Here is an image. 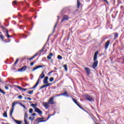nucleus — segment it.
<instances>
[{"instance_id":"423d86ee","label":"nucleus","mask_w":124,"mask_h":124,"mask_svg":"<svg viewBox=\"0 0 124 124\" xmlns=\"http://www.w3.org/2000/svg\"><path fill=\"white\" fill-rule=\"evenodd\" d=\"M27 66H24L22 67H21L20 69H18L17 71L18 72H24V71H26L27 69Z\"/></svg>"},{"instance_id":"c756f323","label":"nucleus","mask_w":124,"mask_h":124,"mask_svg":"<svg viewBox=\"0 0 124 124\" xmlns=\"http://www.w3.org/2000/svg\"><path fill=\"white\" fill-rule=\"evenodd\" d=\"M3 117H4L5 118H7V113L6 112H4Z\"/></svg>"},{"instance_id":"6ab92c4d","label":"nucleus","mask_w":124,"mask_h":124,"mask_svg":"<svg viewBox=\"0 0 124 124\" xmlns=\"http://www.w3.org/2000/svg\"><path fill=\"white\" fill-rule=\"evenodd\" d=\"M119 37V33H114V39H117Z\"/></svg>"},{"instance_id":"f257e3e1","label":"nucleus","mask_w":124,"mask_h":124,"mask_svg":"<svg viewBox=\"0 0 124 124\" xmlns=\"http://www.w3.org/2000/svg\"><path fill=\"white\" fill-rule=\"evenodd\" d=\"M98 55V51H96L94 53L93 61L94 62L93 63V68H95L97 67L98 64V61H97V55Z\"/></svg>"},{"instance_id":"69168bd1","label":"nucleus","mask_w":124,"mask_h":124,"mask_svg":"<svg viewBox=\"0 0 124 124\" xmlns=\"http://www.w3.org/2000/svg\"><path fill=\"white\" fill-rule=\"evenodd\" d=\"M79 108H80V109H83V108L81 106Z\"/></svg>"},{"instance_id":"4be33fe9","label":"nucleus","mask_w":124,"mask_h":124,"mask_svg":"<svg viewBox=\"0 0 124 124\" xmlns=\"http://www.w3.org/2000/svg\"><path fill=\"white\" fill-rule=\"evenodd\" d=\"M78 1V8H79L80 7V6L81 5V3L79 1V0H77Z\"/></svg>"},{"instance_id":"09e8293b","label":"nucleus","mask_w":124,"mask_h":124,"mask_svg":"<svg viewBox=\"0 0 124 124\" xmlns=\"http://www.w3.org/2000/svg\"><path fill=\"white\" fill-rule=\"evenodd\" d=\"M24 123H25V124H29V123H28V121H27V120H25L24 121Z\"/></svg>"},{"instance_id":"bf43d9fd","label":"nucleus","mask_w":124,"mask_h":124,"mask_svg":"<svg viewBox=\"0 0 124 124\" xmlns=\"http://www.w3.org/2000/svg\"><path fill=\"white\" fill-rule=\"evenodd\" d=\"M12 120H13V121H15H15H16V120H15V119H14V118H13V117H12Z\"/></svg>"},{"instance_id":"8fccbe9b","label":"nucleus","mask_w":124,"mask_h":124,"mask_svg":"<svg viewBox=\"0 0 124 124\" xmlns=\"http://www.w3.org/2000/svg\"><path fill=\"white\" fill-rule=\"evenodd\" d=\"M31 116H36V113H32V114H31Z\"/></svg>"},{"instance_id":"a19ab883","label":"nucleus","mask_w":124,"mask_h":124,"mask_svg":"<svg viewBox=\"0 0 124 124\" xmlns=\"http://www.w3.org/2000/svg\"><path fill=\"white\" fill-rule=\"evenodd\" d=\"M18 98H19V99H22V98H23V96L21 95H19L18 96Z\"/></svg>"},{"instance_id":"3c124183","label":"nucleus","mask_w":124,"mask_h":124,"mask_svg":"<svg viewBox=\"0 0 124 124\" xmlns=\"http://www.w3.org/2000/svg\"><path fill=\"white\" fill-rule=\"evenodd\" d=\"M120 8H121V10H124V6H121Z\"/></svg>"},{"instance_id":"412c9836","label":"nucleus","mask_w":124,"mask_h":124,"mask_svg":"<svg viewBox=\"0 0 124 124\" xmlns=\"http://www.w3.org/2000/svg\"><path fill=\"white\" fill-rule=\"evenodd\" d=\"M20 36H21V37H22L23 38H27V37H28V36H27L24 34H20Z\"/></svg>"},{"instance_id":"4d7b16f0","label":"nucleus","mask_w":124,"mask_h":124,"mask_svg":"<svg viewBox=\"0 0 124 124\" xmlns=\"http://www.w3.org/2000/svg\"><path fill=\"white\" fill-rule=\"evenodd\" d=\"M13 3H14V4H16L17 2H16V1H14L13 2Z\"/></svg>"},{"instance_id":"f704fd0d","label":"nucleus","mask_w":124,"mask_h":124,"mask_svg":"<svg viewBox=\"0 0 124 124\" xmlns=\"http://www.w3.org/2000/svg\"><path fill=\"white\" fill-rule=\"evenodd\" d=\"M45 66V65H39L38 66V68H42V67H44Z\"/></svg>"},{"instance_id":"603ef678","label":"nucleus","mask_w":124,"mask_h":124,"mask_svg":"<svg viewBox=\"0 0 124 124\" xmlns=\"http://www.w3.org/2000/svg\"><path fill=\"white\" fill-rule=\"evenodd\" d=\"M33 64H34V62H32L31 63V65L32 66V65H33Z\"/></svg>"},{"instance_id":"dca6fc26","label":"nucleus","mask_w":124,"mask_h":124,"mask_svg":"<svg viewBox=\"0 0 124 124\" xmlns=\"http://www.w3.org/2000/svg\"><path fill=\"white\" fill-rule=\"evenodd\" d=\"M39 84V79H38L37 82L36 83L35 85L33 87L32 89H34V88H36V87H37V86H38Z\"/></svg>"},{"instance_id":"864d4df0","label":"nucleus","mask_w":124,"mask_h":124,"mask_svg":"<svg viewBox=\"0 0 124 124\" xmlns=\"http://www.w3.org/2000/svg\"><path fill=\"white\" fill-rule=\"evenodd\" d=\"M6 33L7 34H7H9L8 33V30H6Z\"/></svg>"},{"instance_id":"de8ad7c7","label":"nucleus","mask_w":124,"mask_h":124,"mask_svg":"<svg viewBox=\"0 0 124 124\" xmlns=\"http://www.w3.org/2000/svg\"><path fill=\"white\" fill-rule=\"evenodd\" d=\"M5 89L7 90L9 89V88H8L7 86H5Z\"/></svg>"},{"instance_id":"39448f33","label":"nucleus","mask_w":124,"mask_h":124,"mask_svg":"<svg viewBox=\"0 0 124 124\" xmlns=\"http://www.w3.org/2000/svg\"><path fill=\"white\" fill-rule=\"evenodd\" d=\"M34 109H35V112H36V113H38L39 115H42V111L38 108L34 107Z\"/></svg>"},{"instance_id":"13d9d810","label":"nucleus","mask_w":124,"mask_h":124,"mask_svg":"<svg viewBox=\"0 0 124 124\" xmlns=\"http://www.w3.org/2000/svg\"><path fill=\"white\" fill-rule=\"evenodd\" d=\"M28 99L29 100H31V97H28Z\"/></svg>"},{"instance_id":"37998d69","label":"nucleus","mask_w":124,"mask_h":124,"mask_svg":"<svg viewBox=\"0 0 124 124\" xmlns=\"http://www.w3.org/2000/svg\"><path fill=\"white\" fill-rule=\"evenodd\" d=\"M29 119L31 122H32V121H33V119H32V118H31V116L29 117Z\"/></svg>"},{"instance_id":"ea45409f","label":"nucleus","mask_w":124,"mask_h":124,"mask_svg":"<svg viewBox=\"0 0 124 124\" xmlns=\"http://www.w3.org/2000/svg\"><path fill=\"white\" fill-rule=\"evenodd\" d=\"M0 38H1V39H2V40L4 39V37H3V36H2V35H0Z\"/></svg>"},{"instance_id":"6e6552de","label":"nucleus","mask_w":124,"mask_h":124,"mask_svg":"<svg viewBox=\"0 0 124 124\" xmlns=\"http://www.w3.org/2000/svg\"><path fill=\"white\" fill-rule=\"evenodd\" d=\"M68 19H69V17H68V16H66V15H64L63 16V18H62V20H61V22H62H62H63L64 21L68 20Z\"/></svg>"},{"instance_id":"ddd939ff","label":"nucleus","mask_w":124,"mask_h":124,"mask_svg":"<svg viewBox=\"0 0 124 124\" xmlns=\"http://www.w3.org/2000/svg\"><path fill=\"white\" fill-rule=\"evenodd\" d=\"M48 79L49 78L48 77H46L44 79V84H48Z\"/></svg>"},{"instance_id":"4c0bfd02","label":"nucleus","mask_w":124,"mask_h":124,"mask_svg":"<svg viewBox=\"0 0 124 124\" xmlns=\"http://www.w3.org/2000/svg\"><path fill=\"white\" fill-rule=\"evenodd\" d=\"M54 81V78H50L49 79V82H53Z\"/></svg>"},{"instance_id":"2eb2a0df","label":"nucleus","mask_w":124,"mask_h":124,"mask_svg":"<svg viewBox=\"0 0 124 124\" xmlns=\"http://www.w3.org/2000/svg\"><path fill=\"white\" fill-rule=\"evenodd\" d=\"M53 54L52 53H50L47 57V60H51L52 59V57H53Z\"/></svg>"},{"instance_id":"7c9ffc66","label":"nucleus","mask_w":124,"mask_h":124,"mask_svg":"<svg viewBox=\"0 0 124 124\" xmlns=\"http://www.w3.org/2000/svg\"><path fill=\"white\" fill-rule=\"evenodd\" d=\"M73 101L76 104H77L78 102H77V100L73 98H72Z\"/></svg>"},{"instance_id":"774afa93","label":"nucleus","mask_w":124,"mask_h":124,"mask_svg":"<svg viewBox=\"0 0 124 124\" xmlns=\"http://www.w3.org/2000/svg\"><path fill=\"white\" fill-rule=\"evenodd\" d=\"M18 59H17L16 60V62H18Z\"/></svg>"},{"instance_id":"a18cd8bd","label":"nucleus","mask_w":124,"mask_h":124,"mask_svg":"<svg viewBox=\"0 0 124 124\" xmlns=\"http://www.w3.org/2000/svg\"><path fill=\"white\" fill-rule=\"evenodd\" d=\"M104 1H105V2H106L107 3V4H109V2L107 0H102Z\"/></svg>"},{"instance_id":"473e14b6","label":"nucleus","mask_w":124,"mask_h":124,"mask_svg":"<svg viewBox=\"0 0 124 124\" xmlns=\"http://www.w3.org/2000/svg\"><path fill=\"white\" fill-rule=\"evenodd\" d=\"M57 58L58 60H62V57L61 55H58Z\"/></svg>"},{"instance_id":"bb28decb","label":"nucleus","mask_w":124,"mask_h":124,"mask_svg":"<svg viewBox=\"0 0 124 124\" xmlns=\"http://www.w3.org/2000/svg\"><path fill=\"white\" fill-rule=\"evenodd\" d=\"M31 106L34 108V107H36V106H37V104H31Z\"/></svg>"},{"instance_id":"9d476101","label":"nucleus","mask_w":124,"mask_h":124,"mask_svg":"<svg viewBox=\"0 0 124 124\" xmlns=\"http://www.w3.org/2000/svg\"><path fill=\"white\" fill-rule=\"evenodd\" d=\"M53 100H54V97H50L48 101V103H49V104H55V102Z\"/></svg>"},{"instance_id":"a878e982","label":"nucleus","mask_w":124,"mask_h":124,"mask_svg":"<svg viewBox=\"0 0 124 124\" xmlns=\"http://www.w3.org/2000/svg\"><path fill=\"white\" fill-rule=\"evenodd\" d=\"M28 93H29V94H32V93H33V90L28 91Z\"/></svg>"},{"instance_id":"49530a36","label":"nucleus","mask_w":124,"mask_h":124,"mask_svg":"<svg viewBox=\"0 0 124 124\" xmlns=\"http://www.w3.org/2000/svg\"><path fill=\"white\" fill-rule=\"evenodd\" d=\"M11 40L10 39H9V41H4V42H5L6 43H8L9 42H10Z\"/></svg>"},{"instance_id":"680f3d73","label":"nucleus","mask_w":124,"mask_h":124,"mask_svg":"<svg viewBox=\"0 0 124 124\" xmlns=\"http://www.w3.org/2000/svg\"><path fill=\"white\" fill-rule=\"evenodd\" d=\"M77 105L78 107H79L80 106V105H79V104H78V103L77 104Z\"/></svg>"},{"instance_id":"58836bf2","label":"nucleus","mask_w":124,"mask_h":124,"mask_svg":"<svg viewBox=\"0 0 124 124\" xmlns=\"http://www.w3.org/2000/svg\"><path fill=\"white\" fill-rule=\"evenodd\" d=\"M36 69H38V66H37L36 67L33 68V71H34V70H36Z\"/></svg>"},{"instance_id":"f3484780","label":"nucleus","mask_w":124,"mask_h":124,"mask_svg":"<svg viewBox=\"0 0 124 124\" xmlns=\"http://www.w3.org/2000/svg\"><path fill=\"white\" fill-rule=\"evenodd\" d=\"M19 105L21 106V107H23L24 109V110H27V107L24 105V104H22L21 103H19Z\"/></svg>"},{"instance_id":"052dcab7","label":"nucleus","mask_w":124,"mask_h":124,"mask_svg":"<svg viewBox=\"0 0 124 124\" xmlns=\"http://www.w3.org/2000/svg\"><path fill=\"white\" fill-rule=\"evenodd\" d=\"M59 95L60 96H61V95H63V93L60 94Z\"/></svg>"},{"instance_id":"393cba45","label":"nucleus","mask_w":124,"mask_h":124,"mask_svg":"<svg viewBox=\"0 0 124 124\" xmlns=\"http://www.w3.org/2000/svg\"><path fill=\"white\" fill-rule=\"evenodd\" d=\"M15 123H16V124H22V122H21L20 121H18V120H15Z\"/></svg>"},{"instance_id":"1a4fd4ad","label":"nucleus","mask_w":124,"mask_h":124,"mask_svg":"<svg viewBox=\"0 0 124 124\" xmlns=\"http://www.w3.org/2000/svg\"><path fill=\"white\" fill-rule=\"evenodd\" d=\"M44 77H45V74H44V71H43L42 72L41 74L40 75L38 80H39V81H40V79H43V78H44Z\"/></svg>"},{"instance_id":"5fc2aeb1","label":"nucleus","mask_w":124,"mask_h":124,"mask_svg":"<svg viewBox=\"0 0 124 124\" xmlns=\"http://www.w3.org/2000/svg\"><path fill=\"white\" fill-rule=\"evenodd\" d=\"M29 61H31V60H33V58L32 57L29 59Z\"/></svg>"},{"instance_id":"4468645a","label":"nucleus","mask_w":124,"mask_h":124,"mask_svg":"<svg viewBox=\"0 0 124 124\" xmlns=\"http://www.w3.org/2000/svg\"><path fill=\"white\" fill-rule=\"evenodd\" d=\"M109 44H110V41H108L105 44V49H108Z\"/></svg>"},{"instance_id":"c9c22d12","label":"nucleus","mask_w":124,"mask_h":124,"mask_svg":"<svg viewBox=\"0 0 124 124\" xmlns=\"http://www.w3.org/2000/svg\"><path fill=\"white\" fill-rule=\"evenodd\" d=\"M33 111V109L32 108H30L29 109V113L30 114H31V113H32Z\"/></svg>"},{"instance_id":"e433bc0d","label":"nucleus","mask_w":124,"mask_h":124,"mask_svg":"<svg viewBox=\"0 0 124 124\" xmlns=\"http://www.w3.org/2000/svg\"><path fill=\"white\" fill-rule=\"evenodd\" d=\"M15 104H16V103H15V102H14L13 103V104H12V109H14V107L15 106Z\"/></svg>"},{"instance_id":"c85d7f7f","label":"nucleus","mask_w":124,"mask_h":124,"mask_svg":"<svg viewBox=\"0 0 124 124\" xmlns=\"http://www.w3.org/2000/svg\"><path fill=\"white\" fill-rule=\"evenodd\" d=\"M53 72H57V71H51L50 72H49L48 73L47 75H48V76H49L50 75L51 73H53Z\"/></svg>"},{"instance_id":"7ed1b4c3","label":"nucleus","mask_w":124,"mask_h":124,"mask_svg":"<svg viewBox=\"0 0 124 124\" xmlns=\"http://www.w3.org/2000/svg\"><path fill=\"white\" fill-rule=\"evenodd\" d=\"M45 50V46H44L43 47L42 49L41 50H40L39 52H37L36 54H35L33 57H32V58H33V59H34L35 57H36L39 54L40 55V54H41L42 52H43Z\"/></svg>"},{"instance_id":"0e129e2a","label":"nucleus","mask_w":124,"mask_h":124,"mask_svg":"<svg viewBox=\"0 0 124 124\" xmlns=\"http://www.w3.org/2000/svg\"><path fill=\"white\" fill-rule=\"evenodd\" d=\"M112 17L113 19H115V18H116V16H113V15L112 16Z\"/></svg>"},{"instance_id":"a211bd4d","label":"nucleus","mask_w":124,"mask_h":124,"mask_svg":"<svg viewBox=\"0 0 124 124\" xmlns=\"http://www.w3.org/2000/svg\"><path fill=\"white\" fill-rule=\"evenodd\" d=\"M63 95H64L66 97H69V95L67 94V92H65L64 93H63Z\"/></svg>"},{"instance_id":"0eeeda50","label":"nucleus","mask_w":124,"mask_h":124,"mask_svg":"<svg viewBox=\"0 0 124 124\" xmlns=\"http://www.w3.org/2000/svg\"><path fill=\"white\" fill-rule=\"evenodd\" d=\"M84 69L86 72L87 76H89L90 74H91V69H90L89 67H85Z\"/></svg>"},{"instance_id":"6e6d98bb","label":"nucleus","mask_w":124,"mask_h":124,"mask_svg":"<svg viewBox=\"0 0 124 124\" xmlns=\"http://www.w3.org/2000/svg\"><path fill=\"white\" fill-rule=\"evenodd\" d=\"M51 116H52V115L49 116L46 121H48V120H49V119H50V117H51Z\"/></svg>"},{"instance_id":"9b49d317","label":"nucleus","mask_w":124,"mask_h":124,"mask_svg":"<svg viewBox=\"0 0 124 124\" xmlns=\"http://www.w3.org/2000/svg\"><path fill=\"white\" fill-rule=\"evenodd\" d=\"M49 104H50L49 103L47 102H44V106L45 108H46V109H48L50 106H49Z\"/></svg>"},{"instance_id":"338daca9","label":"nucleus","mask_w":124,"mask_h":124,"mask_svg":"<svg viewBox=\"0 0 124 124\" xmlns=\"http://www.w3.org/2000/svg\"><path fill=\"white\" fill-rule=\"evenodd\" d=\"M24 99H25L26 100H27V99H28V97H25Z\"/></svg>"},{"instance_id":"f8f14e48","label":"nucleus","mask_w":124,"mask_h":124,"mask_svg":"<svg viewBox=\"0 0 124 124\" xmlns=\"http://www.w3.org/2000/svg\"><path fill=\"white\" fill-rule=\"evenodd\" d=\"M51 85H52V83H48V84L43 85L42 87L40 88L39 90H42V89H44V88H46V87H49Z\"/></svg>"},{"instance_id":"2f4dec72","label":"nucleus","mask_w":124,"mask_h":124,"mask_svg":"<svg viewBox=\"0 0 124 124\" xmlns=\"http://www.w3.org/2000/svg\"><path fill=\"white\" fill-rule=\"evenodd\" d=\"M57 25H58V21H57L56 23L55 24L54 27V30L53 32H55V29H56V28H57Z\"/></svg>"},{"instance_id":"72a5a7b5","label":"nucleus","mask_w":124,"mask_h":124,"mask_svg":"<svg viewBox=\"0 0 124 124\" xmlns=\"http://www.w3.org/2000/svg\"><path fill=\"white\" fill-rule=\"evenodd\" d=\"M0 93H3V94H5V92H4V91L2 90L0 88Z\"/></svg>"},{"instance_id":"e2e57ef3","label":"nucleus","mask_w":124,"mask_h":124,"mask_svg":"<svg viewBox=\"0 0 124 124\" xmlns=\"http://www.w3.org/2000/svg\"><path fill=\"white\" fill-rule=\"evenodd\" d=\"M16 64H17V62H15L14 64V65H16Z\"/></svg>"},{"instance_id":"79ce46f5","label":"nucleus","mask_w":124,"mask_h":124,"mask_svg":"<svg viewBox=\"0 0 124 124\" xmlns=\"http://www.w3.org/2000/svg\"><path fill=\"white\" fill-rule=\"evenodd\" d=\"M7 37L8 38H10V37H12V36L10 35L9 34H8L7 35Z\"/></svg>"},{"instance_id":"f03ea898","label":"nucleus","mask_w":124,"mask_h":124,"mask_svg":"<svg viewBox=\"0 0 124 124\" xmlns=\"http://www.w3.org/2000/svg\"><path fill=\"white\" fill-rule=\"evenodd\" d=\"M86 100H88V101H90V102H93L94 101V100L93 99V97L90 96L89 94H86L85 96Z\"/></svg>"},{"instance_id":"b1692460","label":"nucleus","mask_w":124,"mask_h":124,"mask_svg":"<svg viewBox=\"0 0 124 124\" xmlns=\"http://www.w3.org/2000/svg\"><path fill=\"white\" fill-rule=\"evenodd\" d=\"M16 88H17V89H18L19 90V91H22V88L18 86V85H16Z\"/></svg>"},{"instance_id":"cd10ccee","label":"nucleus","mask_w":124,"mask_h":124,"mask_svg":"<svg viewBox=\"0 0 124 124\" xmlns=\"http://www.w3.org/2000/svg\"><path fill=\"white\" fill-rule=\"evenodd\" d=\"M63 67H64L65 71H67V64L64 65Z\"/></svg>"},{"instance_id":"20e7f679","label":"nucleus","mask_w":124,"mask_h":124,"mask_svg":"<svg viewBox=\"0 0 124 124\" xmlns=\"http://www.w3.org/2000/svg\"><path fill=\"white\" fill-rule=\"evenodd\" d=\"M44 120V117L42 118H38L36 120V122H37L36 124H39L40 123H45V122H46L47 120Z\"/></svg>"},{"instance_id":"5701e85b","label":"nucleus","mask_w":124,"mask_h":124,"mask_svg":"<svg viewBox=\"0 0 124 124\" xmlns=\"http://www.w3.org/2000/svg\"><path fill=\"white\" fill-rule=\"evenodd\" d=\"M28 114H27V112H25V117H24V121L25 120H27V119H28Z\"/></svg>"},{"instance_id":"aec40b11","label":"nucleus","mask_w":124,"mask_h":124,"mask_svg":"<svg viewBox=\"0 0 124 124\" xmlns=\"http://www.w3.org/2000/svg\"><path fill=\"white\" fill-rule=\"evenodd\" d=\"M13 112H14V108H12L10 112V116L11 117H12V114H13Z\"/></svg>"},{"instance_id":"c03bdc74","label":"nucleus","mask_w":124,"mask_h":124,"mask_svg":"<svg viewBox=\"0 0 124 124\" xmlns=\"http://www.w3.org/2000/svg\"><path fill=\"white\" fill-rule=\"evenodd\" d=\"M21 91H23V92H26V91H27V89L22 88V89H21Z\"/></svg>"}]
</instances>
